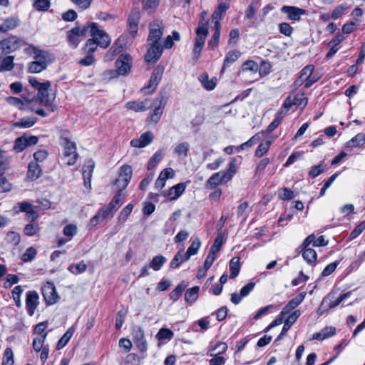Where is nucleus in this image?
Instances as JSON below:
<instances>
[{
	"instance_id": "nucleus-48",
	"label": "nucleus",
	"mask_w": 365,
	"mask_h": 365,
	"mask_svg": "<svg viewBox=\"0 0 365 365\" xmlns=\"http://www.w3.org/2000/svg\"><path fill=\"white\" fill-rule=\"evenodd\" d=\"M199 287L195 286L187 289L185 294V299L187 302L193 303L198 297Z\"/></svg>"
},
{
	"instance_id": "nucleus-35",
	"label": "nucleus",
	"mask_w": 365,
	"mask_h": 365,
	"mask_svg": "<svg viewBox=\"0 0 365 365\" xmlns=\"http://www.w3.org/2000/svg\"><path fill=\"white\" fill-rule=\"evenodd\" d=\"M190 258L183 252V250L179 251L173 257L170 263V267L172 269L178 267L183 262L187 261Z\"/></svg>"
},
{
	"instance_id": "nucleus-24",
	"label": "nucleus",
	"mask_w": 365,
	"mask_h": 365,
	"mask_svg": "<svg viewBox=\"0 0 365 365\" xmlns=\"http://www.w3.org/2000/svg\"><path fill=\"white\" fill-rule=\"evenodd\" d=\"M148 103V99L147 98L143 101H128L126 103L125 107L135 112H144L149 108Z\"/></svg>"
},
{
	"instance_id": "nucleus-32",
	"label": "nucleus",
	"mask_w": 365,
	"mask_h": 365,
	"mask_svg": "<svg viewBox=\"0 0 365 365\" xmlns=\"http://www.w3.org/2000/svg\"><path fill=\"white\" fill-rule=\"evenodd\" d=\"M34 55L35 59L34 61L39 63L43 62L45 63V66H47L48 64L51 62L50 55L46 51H43L36 48H34Z\"/></svg>"
},
{
	"instance_id": "nucleus-3",
	"label": "nucleus",
	"mask_w": 365,
	"mask_h": 365,
	"mask_svg": "<svg viewBox=\"0 0 365 365\" xmlns=\"http://www.w3.org/2000/svg\"><path fill=\"white\" fill-rule=\"evenodd\" d=\"M125 188V186L118 190L117 194L113 197V200L107 205L98 210L100 214L103 216V218H107L108 217H113L116 211L123 203V199L122 197V191Z\"/></svg>"
},
{
	"instance_id": "nucleus-30",
	"label": "nucleus",
	"mask_w": 365,
	"mask_h": 365,
	"mask_svg": "<svg viewBox=\"0 0 365 365\" xmlns=\"http://www.w3.org/2000/svg\"><path fill=\"white\" fill-rule=\"evenodd\" d=\"M95 167V163L92 159L86 160L83 168V176L84 182H91L92 173Z\"/></svg>"
},
{
	"instance_id": "nucleus-22",
	"label": "nucleus",
	"mask_w": 365,
	"mask_h": 365,
	"mask_svg": "<svg viewBox=\"0 0 365 365\" xmlns=\"http://www.w3.org/2000/svg\"><path fill=\"white\" fill-rule=\"evenodd\" d=\"M42 174V170L36 162H31L28 166L27 178L31 181L36 180Z\"/></svg>"
},
{
	"instance_id": "nucleus-13",
	"label": "nucleus",
	"mask_w": 365,
	"mask_h": 365,
	"mask_svg": "<svg viewBox=\"0 0 365 365\" xmlns=\"http://www.w3.org/2000/svg\"><path fill=\"white\" fill-rule=\"evenodd\" d=\"M154 140V135L150 131L143 133L138 138L130 141V145L134 148H143L150 145Z\"/></svg>"
},
{
	"instance_id": "nucleus-37",
	"label": "nucleus",
	"mask_w": 365,
	"mask_h": 365,
	"mask_svg": "<svg viewBox=\"0 0 365 365\" xmlns=\"http://www.w3.org/2000/svg\"><path fill=\"white\" fill-rule=\"evenodd\" d=\"M37 121V118L34 116H28L21 118L19 121L14 123V126L16 128H27L32 127Z\"/></svg>"
},
{
	"instance_id": "nucleus-45",
	"label": "nucleus",
	"mask_w": 365,
	"mask_h": 365,
	"mask_svg": "<svg viewBox=\"0 0 365 365\" xmlns=\"http://www.w3.org/2000/svg\"><path fill=\"white\" fill-rule=\"evenodd\" d=\"M284 116V110L280 109L277 113L275 115L274 119L273 121L268 125L267 128V132L268 133L272 132L275 128L278 127V125L280 124L282 118Z\"/></svg>"
},
{
	"instance_id": "nucleus-8",
	"label": "nucleus",
	"mask_w": 365,
	"mask_h": 365,
	"mask_svg": "<svg viewBox=\"0 0 365 365\" xmlns=\"http://www.w3.org/2000/svg\"><path fill=\"white\" fill-rule=\"evenodd\" d=\"M148 50L145 55V60L148 63H155L160 58L163 47L161 42L147 41Z\"/></svg>"
},
{
	"instance_id": "nucleus-58",
	"label": "nucleus",
	"mask_w": 365,
	"mask_h": 365,
	"mask_svg": "<svg viewBox=\"0 0 365 365\" xmlns=\"http://www.w3.org/2000/svg\"><path fill=\"white\" fill-rule=\"evenodd\" d=\"M33 207V205L27 201H23L18 202L14 207V210L16 213L19 212H26L29 209Z\"/></svg>"
},
{
	"instance_id": "nucleus-51",
	"label": "nucleus",
	"mask_w": 365,
	"mask_h": 365,
	"mask_svg": "<svg viewBox=\"0 0 365 365\" xmlns=\"http://www.w3.org/2000/svg\"><path fill=\"white\" fill-rule=\"evenodd\" d=\"M91 23H88L86 26L83 27L76 26L73 28L71 30L75 33V35L77 36L79 38H82L86 36L87 34H91V27H90Z\"/></svg>"
},
{
	"instance_id": "nucleus-2",
	"label": "nucleus",
	"mask_w": 365,
	"mask_h": 365,
	"mask_svg": "<svg viewBox=\"0 0 365 365\" xmlns=\"http://www.w3.org/2000/svg\"><path fill=\"white\" fill-rule=\"evenodd\" d=\"M25 45L24 39L15 36L4 38L0 41V59Z\"/></svg>"
},
{
	"instance_id": "nucleus-18",
	"label": "nucleus",
	"mask_w": 365,
	"mask_h": 365,
	"mask_svg": "<svg viewBox=\"0 0 365 365\" xmlns=\"http://www.w3.org/2000/svg\"><path fill=\"white\" fill-rule=\"evenodd\" d=\"M130 56L128 55L120 56L115 61L117 72L119 75H126L130 71Z\"/></svg>"
},
{
	"instance_id": "nucleus-59",
	"label": "nucleus",
	"mask_w": 365,
	"mask_h": 365,
	"mask_svg": "<svg viewBox=\"0 0 365 365\" xmlns=\"http://www.w3.org/2000/svg\"><path fill=\"white\" fill-rule=\"evenodd\" d=\"M259 70L257 63L254 61H247L242 66V71H250L256 73Z\"/></svg>"
},
{
	"instance_id": "nucleus-53",
	"label": "nucleus",
	"mask_w": 365,
	"mask_h": 365,
	"mask_svg": "<svg viewBox=\"0 0 365 365\" xmlns=\"http://www.w3.org/2000/svg\"><path fill=\"white\" fill-rule=\"evenodd\" d=\"M9 163L8 158L4 155V150L0 149V177L9 169Z\"/></svg>"
},
{
	"instance_id": "nucleus-36",
	"label": "nucleus",
	"mask_w": 365,
	"mask_h": 365,
	"mask_svg": "<svg viewBox=\"0 0 365 365\" xmlns=\"http://www.w3.org/2000/svg\"><path fill=\"white\" fill-rule=\"evenodd\" d=\"M190 241L191 245L185 252L189 258L196 255L201 247V242L197 237H192Z\"/></svg>"
},
{
	"instance_id": "nucleus-25",
	"label": "nucleus",
	"mask_w": 365,
	"mask_h": 365,
	"mask_svg": "<svg viewBox=\"0 0 365 365\" xmlns=\"http://www.w3.org/2000/svg\"><path fill=\"white\" fill-rule=\"evenodd\" d=\"M197 37L195 38V44L205 45V38L208 34V30L206 24L202 23L198 26L196 29Z\"/></svg>"
},
{
	"instance_id": "nucleus-38",
	"label": "nucleus",
	"mask_w": 365,
	"mask_h": 365,
	"mask_svg": "<svg viewBox=\"0 0 365 365\" xmlns=\"http://www.w3.org/2000/svg\"><path fill=\"white\" fill-rule=\"evenodd\" d=\"M185 190V184H176L169 190L168 197L172 200H175L182 194Z\"/></svg>"
},
{
	"instance_id": "nucleus-28",
	"label": "nucleus",
	"mask_w": 365,
	"mask_h": 365,
	"mask_svg": "<svg viewBox=\"0 0 365 365\" xmlns=\"http://www.w3.org/2000/svg\"><path fill=\"white\" fill-rule=\"evenodd\" d=\"M301 315L299 310L294 311L284 321L281 335H284Z\"/></svg>"
},
{
	"instance_id": "nucleus-43",
	"label": "nucleus",
	"mask_w": 365,
	"mask_h": 365,
	"mask_svg": "<svg viewBox=\"0 0 365 365\" xmlns=\"http://www.w3.org/2000/svg\"><path fill=\"white\" fill-rule=\"evenodd\" d=\"M365 143V133H358L346 143L347 147H359Z\"/></svg>"
},
{
	"instance_id": "nucleus-33",
	"label": "nucleus",
	"mask_w": 365,
	"mask_h": 365,
	"mask_svg": "<svg viewBox=\"0 0 365 365\" xmlns=\"http://www.w3.org/2000/svg\"><path fill=\"white\" fill-rule=\"evenodd\" d=\"M24 101L26 103H32L34 101V99H29V98L23 97V99L16 98V97H8L6 98V102L12 106H14L19 109H24L25 108V104Z\"/></svg>"
},
{
	"instance_id": "nucleus-31",
	"label": "nucleus",
	"mask_w": 365,
	"mask_h": 365,
	"mask_svg": "<svg viewBox=\"0 0 365 365\" xmlns=\"http://www.w3.org/2000/svg\"><path fill=\"white\" fill-rule=\"evenodd\" d=\"M198 79L203 87L207 91H212L216 86L217 79L215 78L209 79V76L207 73H203L200 75Z\"/></svg>"
},
{
	"instance_id": "nucleus-50",
	"label": "nucleus",
	"mask_w": 365,
	"mask_h": 365,
	"mask_svg": "<svg viewBox=\"0 0 365 365\" xmlns=\"http://www.w3.org/2000/svg\"><path fill=\"white\" fill-rule=\"evenodd\" d=\"M73 334V328H69L66 331V333L63 335V336L59 339V341H58L57 349H61L63 347H64L68 344V342L72 337Z\"/></svg>"
},
{
	"instance_id": "nucleus-64",
	"label": "nucleus",
	"mask_w": 365,
	"mask_h": 365,
	"mask_svg": "<svg viewBox=\"0 0 365 365\" xmlns=\"http://www.w3.org/2000/svg\"><path fill=\"white\" fill-rule=\"evenodd\" d=\"M326 165L323 163H320L317 165H314L310 168V170L309 171V176L312 178H314L317 176H319L321 173L324 172L325 170Z\"/></svg>"
},
{
	"instance_id": "nucleus-9",
	"label": "nucleus",
	"mask_w": 365,
	"mask_h": 365,
	"mask_svg": "<svg viewBox=\"0 0 365 365\" xmlns=\"http://www.w3.org/2000/svg\"><path fill=\"white\" fill-rule=\"evenodd\" d=\"M164 24L161 20L156 19L149 24V35L147 41L161 42V37L164 31Z\"/></svg>"
},
{
	"instance_id": "nucleus-16",
	"label": "nucleus",
	"mask_w": 365,
	"mask_h": 365,
	"mask_svg": "<svg viewBox=\"0 0 365 365\" xmlns=\"http://www.w3.org/2000/svg\"><path fill=\"white\" fill-rule=\"evenodd\" d=\"M255 283L252 282H248L240 290V293L234 292L231 294L230 301L234 304H238L240 303L243 297H245L250 294V293L254 289Z\"/></svg>"
},
{
	"instance_id": "nucleus-10",
	"label": "nucleus",
	"mask_w": 365,
	"mask_h": 365,
	"mask_svg": "<svg viewBox=\"0 0 365 365\" xmlns=\"http://www.w3.org/2000/svg\"><path fill=\"white\" fill-rule=\"evenodd\" d=\"M336 292H330L322 301L321 306L327 307L329 309H331L338 306L340 303L344 302L346 299L349 297L351 294V292H347L340 296L336 297Z\"/></svg>"
},
{
	"instance_id": "nucleus-15",
	"label": "nucleus",
	"mask_w": 365,
	"mask_h": 365,
	"mask_svg": "<svg viewBox=\"0 0 365 365\" xmlns=\"http://www.w3.org/2000/svg\"><path fill=\"white\" fill-rule=\"evenodd\" d=\"M282 12L288 15V19L290 21H299L301 16L306 14L307 11L295 6H284L281 9Z\"/></svg>"
},
{
	"instance_id": "nucleus-29",
	"label": "nucleus",
	"mask_w": 365,
	"mask_h": 365,
	"mask_svg": "<svg viewBox=\"0 0 365 365\" xmlns=\"http://www.w3.org/2000/svg\"><path fill=\"white\" fill-rule=\"evenodd\" d=\"M336 329L334 327H326L320 331L312 335V339L324 340L335 334Z\"/></svg>"
},
{
	"instance_id": "nucleus-55",
	"label": "nucleus",
	"mask_w": 365,
	"mask_h": 365,
	"mask_svg": "<svg viewBox=\"0 0 365 365\" xmlns=\"http://www.w3.org/2000/svg\"><path fill=\"white\" fill-rule=\"evenodd\" d=\"M173 332L165 328H162L158 332L156 337L159 341L170 340L173 337Z\"/></svg>"
},
{
	"instance_id": "nucleus-21",
	"label": "nucleus",
	"mask_w": 365,
	"mask_h": 365,
	"mask_svg": "<svg viewBox=\"0 0 365 365\" xmlns=\"http://www.w3.org/2000/svg\"><path fill=\"white\" fill-rule=\"evenodd\" d=\"M311 244H312L314 247H324L328 245V241L325 240L322 235L317 238L314 234H312L304 240L302 247H307Z\"/></svg>"
},
{
	"instance_id": "nucleus-57",
	"label": "nucleus",
	"mask_w": 365,
	"mask_h": 365,
	"mask_svg": "<svg viewBox=\"0 0 365 365\" xmlns=\"http://www.w3.org/2000/svg\"><path fill=\"white\" fill-rule=\"evenodd\" d=\"M14 354L11 348H6L4 353L2 365H14Z\"/></svg>"
},
{
	"instance_id": "nucleus-41",
	"label": "nucleus",
	"mask_w": 365,
	"mask_h": 365,
	"mask_svg": "<svg viewBox=\"0 0 365 365\" xmlns=\"http://www.w3.org/2000/svg\"><path fill=\"white\" fill-rule=\"evenodd\" d=\"M240 56V53L237 51H229L225 58L222 69H225L226 67L230 66V64L233 63L236 61Z\"/></svg>"
},
{
	"instance_id": "nucleus-61",
	"label": "nucleus",
	"mask_w": 365,
	"mask_h": 365,
	"mask_svg": "<svg viewBox=\"0 0 365 365\" xmlns=\"http://www.w3.org/2000/svg\"><path fill=\"white\" fill-rule=\"evenodd\" d=\"M46 67L47 66H45V63H39L34 61L29 63L28 70L30 73H40L46 69Z\"/></svg>"
},
{
	"instance_id": "nucleus-44",
	"label": "nucleus",
	"mask_w": 365,
	"mask_h": 365,
	"mask_svg": "<svg viewBox=\"0 0 365 365\" xmlns=\"http://www.w3.org/2000/svg\"><path fill=\"white\" fill-rule=\"evenodd\" d=\"M164 155V153L162 150H159L156 151L154 155L152 156V158L150 159L148 163V169L152 170L153 169L158 163L161 161Z\"/></svg>"
},
{
	"instance_id": "nucleus-1",
	"label": "nucleus",
	"mask_w": 365,
	"mask_h": 365,
	"mask_svg": "<svg viewBox=\"0 0 365 365\" xmlns=\"http://www.w3.org/2000/svg\"><path fill=\"white\" fill-rule=\"evenodd\" d=\"M29 82L32 87L38 91L37 96L36 98H33L34 101H38L41 106H50L51 105L48 93V90L51 86L50 81H46L40 83L36 77H29Z\"/></svg>"
},
{
	"instance_id": "nucleus-62",
	"label": "nucleus",
	"mask_w": 365,
	"mask_h": 365,
	"mask_svg": "<svg viewBox=\"0 0 365 365\" xmlns=\"http://www.w3.org/2000/svg\"><path fill=\"white\" fill-rule=\"evenodd\" d=\"M50 5L48 0H36L33 4L34 8L38 11H47Z\"/></svg>"
},
{
	"instance_id": "nucleus-47",
	"label": "nucleus",
	"mask_w": 365,
	"mask_h": 365,
	"mask_svg": "<svg viewBox=\"0 0 365 365\" xmlns=\"http://www.w3.org/2000/svg\"><path fill=\"white\" fill-rule=\"evenodd\" d=\"M174 175L175 172L172 168H165L160 172L156 182H165L168 180L173 179Z\"/></svg>"
},
{
	"instance_id": "nucleus-17",
	"label": "nucleus",
	"mask_w": 365,
	"mask_h": 365,
	"mask_svg": "<svg viewBox=\"0 0 365 365\" xmlns=\"http://www.w3.org/2000/svg\"><path fill=\"white\" fill-rule=\"evenodd\" d=\"M38 294L35 291H29L26 293V306L28 314L33 316L38 304Z\"/></svg>"
},
{
	"instance_id": "nucleus-63",
	"label": "nucleus",
	"mask_w": 365,
	"mask_h": 365,
	"mask_svg": "<svg viewBox=\"0 0 365 365\" xmlns=\"http://www.w3.org/2000/svg\"><path fill=\"white\" fill-rule=\"evenodd\" d=\"M250 211L251 209L250 208L248 203L247 202H244L237 207L238 217H242L245 220Z\"/></svg>"
},
{
	"instance_id": "nucleus-14",
	"label": "nucleus",
	"mask_w": 365,
	"mask_h": 365,
	"mask_svg": "<svg viewBox=\"0 0 365 365\" xmlns=\"http://www.w3.org/2000/svg\"><path fill=\"white\" fill-rule=\"evenodd\" d=\"M158 100L159 101V105L155 108L153 111L148 118V120L150 123H153L154 124H156L160 120L167 103V99L164 96L159 97Z\"/></svg>"
},
{
	"instance_id": "nucleus-56",
	"label": "nucleus",
	"mask_w": 365,
	"mask_h": 365,
	"mask_svg": "<svg viewBox=\"0 0 365 365\" xmlns=\"http://www.w3.org/2000/svg\"><path fill=\"white\" fill-rule=\"evenodd\" d=\"M14 68V57L11 56L4 58L0 64V71H11Z\"/></svg>"
},
{
	"instance_id": "nucleus-39",
	"label": "nucleus",
	"mask_w": 365,
	"mask_h": 365,
	"mask_svg": "<svg viewBox=\"0 0 365 365\" xmlns=\"http://www.w3.org/2000/svg\"><path fill=\"white\" fill-rule=\"evenodd\" d=\"M167 262L166 258L163 255H157L153 257L149 264V267L155 271H158L161 269L163 264Z\"/></svg>"
},
{
	"instance_id": "nucleus-20",
	"label": "nucleus",
	"mask_w": 365,
	"mask_h": 365,
	"mask_svg": "<svg viewBox=\"0 0 365 365\" xmlns=\"http://www.w3.org/2000/svg\"><path fill=\"white\" fill-rule=\"evenodd\" d=\"M306 296L305 292H301L297 296L292 299L287 305L283 308L281 312L282 316H285L288 313H289L292 310L294 309L297 307H298L304 300Z\"/></svg>"
},
{
	"instance_id": "nucleus-60",
	"label": "nucleus",
	"mask_w": 365,
	"mask_h": 365,
	"mask_svg": "<svg viewBox=\"0 0 365 365\" xmlns=\"http://www.w3.org/2000/svg\"><path fill=\"white\" fill-rule=\"evenodd\" d=\"M27 148L26 135H24L16 139L14 149L16 152H21Z\"/></svg>"
},
{
	"instance_id": "nucleus-27",
	"label": "nucleus",
	"mask_w": 365,
	"mask_h": 365,
	"mask_svg": "<svg viewBox=\"0 0 365 365\" xmlns=\"http://www.w3.org/2000/svg\"><path fill=\"white\" fill-rule=\"evenodd\" d=\"M299 249H301L302 252V257L308 264H314L316 262L317 255L314 250L309 248L308 247H303L302 244L299 247Z\"/></svg>"
},
{
	"instance_id": "nucleus-46",
	"label": "nucleus",
	"mask_w": 365,
	"mask_h": 365,
	"mask_svg": "<svg viewBox=\"0 0 365 365\" xmlns=\"http://www.w3.org/2000/svg\"><path fill=\"white\" fill-rule=\"evenodd\" d=\"M240 269V259L238 257H234L230 260V278L233 279L236 277Z\"/></svg>"
},
{
	"instance_id": "nucleus-12",
	"label": "nucleus",
	"mask_w": 365,
	"mask_h": 365,
	"mask_svg": "<svg viewBox=\"0 0 365 365\" xmlns=\"http://www.w3.org/2000/svg\"><path fill=\"white\" fill-rule=\"evenodd\" d=\"M42 294L48 304H54L58 302V295L53 283L48 282L42 287Z\"/></svg>"
},
{
	"instance_id": "nucleus-5",
	"label": "nucleus",
	"mask_w": 365,
	"mask_h": 365,
	"mask_svg": "<svg viewBox=\"0 0 365 365\" xmlns=\"http://www.w3.org/2000/svg\"><path fill=\"white\" fill-rule=\"evenodd\" d=\"M314 67L313 65H307L299 73V78L295 81L294 84L297 86H300L304 84L305 88L310 87L313 83L318 81V77L316 76L314 72Z\"/></svg>"
},
{
	"instance_id": "nucleus-52",
	"label": "nucleus",
	"mask_w": 365,
	"mask_h": 365,
	"mask_svg": "<svg viewBox=\"0 0 365 365\" xmlns=\"http://www.w3.org/2000/svg\"><path fill=\"white\" fill-rule=\"evenodd\" d=\"M40 230L38 223L34 222L26 225L24 229V233L27 236H34L36 235Z\"/></svg>"
},
{
	"instance_id": "nucleus-4",
	"label": "nucleus",
	"mask_w": 365,
	"mask_h": 365,
	"mask_svg": "<svg viewBox=\"0 0 365 365\" xmlns=\"http://www.w3.org/2000/svg\"><path fill=\"white\" fill-rule=\"evenodd\" d=\"M61 143L64 148L63 163L68 165H73L78 158L76 143L66 138H62Z\"/></svg>"
},
{
	"instance_id": "nucleus-19",
	"label": "nucleus",
	"mask_w": 365,
	"mask_h": 365,
	"mask_svg": "<svg viewBox=\"0 0 365 365\" xmlns=\"http://www.w3.org/2000/svg\"><path fill=\"white\" fill-rule=\"evenodd\" d=\"M140 20V11L138 9H133L128 18V30L135 36L138 32V25Z\"/></svg>"
},
{
	"instance_id": "nucleus-49",
	"label": "nucleus",
	"mask_w": 365,
	"mask_h": 365,
	"mask_svg": "<svg viewBox=\"0 0 365 365\" xmlns=\"http://www.w3.org/2000/svg\"><path fill=\"white\" fill-rule=\"evenodd\" d=\"M227 349V345L225 343L220 342L210 349V356H220L225 353Z\"/></svg>"
},
{
	"instance_id": "nucleus-34",
	"label": "nucleus",
	"mask_w": 365,
	"mask_h": 365,
	"mask_svg": "<svg viewBox=\"0 0 365 365\" xmlns=\"http://www.w3.org/2000/svg\"><path fill=\"white\" fill-rule=\"evenodd\" d=\"M190 149V144L187 142H182L177 144L173 150L174 153L180 158H185Z\"/></svg>"
},
{
	"instance_id": "nucleus-11",
	"label": "nucleus",
	"mask_w": 365,
	"mask_h": 365,
	"mask_svg": "<svg viewBox=\"0 0 365 365\" xmlns=\"http://www.w3.org/2000/svg\"><path fill=\"white\" fill-rule=\"evenodd\" d=\"M164 66L158 65L153 70L151 77L150 78L148 86L142 88V91H149L148 93H153L155 91L158 85L161 81L163 72Z\"/></svg>"
},
{
	"instance_id": "nucleus-26",
	"label": "nucleus",
	"mask_w": 365,
	"mask_h": 365,
	"mask_svg": "<svg viewBox=\"0 0 365 365\" xmlns=\"http://www.w3.org/2000/svg\"><path fill=\"white\" fill-rule=\"evenodd\" d=\"M133 169L131 166L125 165L120 167L117 182H129L131 180Z\"/></svg>"
},
{
	"instance_id": "nucleus-42",
	"label": "nucleus",
	"mask_w": 365,
	"mask_h": 365,
	"mask_svg": "<svg viewBox=\"0 0 365 365\" xmlns=\"http://www.w3.org/2000/svg\"><path fill=\"white\" fill-rule=\"evenodd\" d=\"M220 24L217 23L216 27H215V33L213 34L212 38L208 41V47L210 49H214L218 46L220 36Z\"/></svg>"
},
{
	"instance_id": "nucleus-6",
	"label": "nucleus",
	"mask_w": 365,
	"mask_h": 365,
	"mask_svg": "<svg viewBox=\"0 0 365 365\" xmlns=\"http://www.w3.org/2000/svg\"><path fill=\"white\" fill-rule=\"evenodd\" d=\"M236 172V160L234 159L229 163L227 171H222L214 174L210 178L207 182H215V180H218V182H227L231 180Z\"/></svg>"
},
{
	"instance_id": "nucleus-40",
	"label": "nucleus",
	"mask_w": 365,
	"mask_h": 365,
	"mask_svg": "<svg viewBox=\"0 0 365 365\" xmlns=\"http://www.w3.org/2000/svg\"><path fill=\"white\" fill-rule=\"evenodd\" d=\"M180 39V34L176 31H173L172 35H169L166 37L162 46L164 49H170L173 46L174 41H178Z\"/></svg>"
},
{
	"instance_id": "nucleus-54",
	"label": "nucleus",
	"mask_w": 365,
	"mask_h": 365,
	"mask_svg": "<svg viewBox=\"0 0 365 365\" xmlns=\"http://www.w3.org/2000/svg\"><path fill=\"white\" fill-rule=\"evenodd\" d=\"M47 336V334H43L42 336H38L34 339L33 341V348L36 351H40L44 346V342Z\"/></svg>"
},
{
	"instance_id": "nucleus-7",
	"label": "nucleus",
	"mask_w": 365,
	"mask_h": 365,
	"mask_svg": "<svg viewBox=\"0 0 365 365\" xmlns=\"http://www.w3.org/2000/svg\"><path fill=\"white\" fill-rule=\"evenodd\" d=\"M90 27H91V35L95 39L97 45L103 48L108 47L111 41L109 36L103 30L99 29L94 22H91Z\"/></svg>"
},
{
	"instance_id": "nucleus-23",
	"label": "nucleus",
	"mask_w": 365,
	"mask_h": 365,
	"mask_svg": "<svg viewBox=\"0 0 365 365\" xmlns=\"http://www.w3.org/2000/svg\"><path fill=\"white\" fill-rule=\"evenodd\" d=\"M19 24V19L17 17H9L4 20L0 24V32L6 33L16 29Z\"/></svg>"
}]
</instances>
